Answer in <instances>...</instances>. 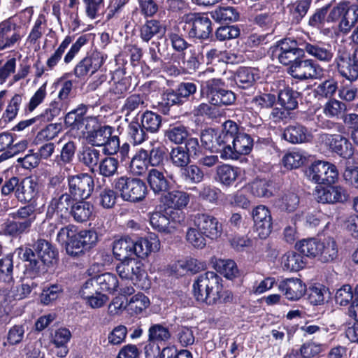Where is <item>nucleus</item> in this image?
<instances>
[{
  "label": "nucleus",
  "mask_w": 358,
  "mask_h": 358,
  "mask_svg": "<svg viewBox=\"0 0 358 358\" xmlns=\"http://www.w3.org/2000/svg\"><path fill=\"white\" fill-rule=\"evenodd\" d=\"M193 292L196 300L206 305H214L232 299L231 292H224L220 278L213 271L199 275L193 284Z\"/></svg>",
  "instance_id": "obj_1"
},
{
  "label": "nucleus",
  "mask_w": 358,
  "mask_h": 358,
  "mask_svg": "<svg viewBox=\"0 0 358 358\" xmlns=\"http://www.w3.org/2000/svg\"><path fill=\"white\" fill-rule=\"evenodd\" d=\"M296 248L304 255L317 257L322 262H329L338 256V247L332 238L319 241L315 238L304 239L296 244Z\"/></svg>",
  "instance_id": "obj_2"
},
{
  "label": "nucleus",
  "mask_w": 358,
  "mask_h": 358,
  "mask_svg": "<svg viewBox=\"0 0 358 358\" xmlns=\"http://www.w3.org/2000/svg\"><path fill=\"white\" fill-rule=\"evenodd\" d=\"M224 83L220 78H212L202 82L201 93L206 94L209 103L217 106H230L236 101L235 94L224 88Z\"/></svg>",
  "instance_id": "obj_3"
},
{
  "label": "nucleus",
  "mask_w": 358,
  "mask_h": 358,
  "mask_svg": "<svg viewBox=\"0 0 358 358\" xmlns=\"http://www.w3.org/2000/svg\"><path fill=\"white\" fill-rule=\"evenodd\" d=\"M113 132V128L110 126L98 127L87 131L86 140L92 146H103L104 154L113 155L119 149V138Z\"/></svg>",
  "instance_id": "obj_4"
},
{
  "label": "nucleus",
  "mask_w": 358,
  "mask_h": 358,
  "mask_svg": "<svg viewBox=\"0 0 358 358\" xmlns=\"http://www.w3.org/2000/svg\"><path fill=\"white\" fill-rule=\"evenodd\" d=\"M114 187L124 201L131 202L142 201L148 192L147 186L142 180L127 176L115 179Z\"/></svg>",
  "instance_id": "obj_5"
},
{
  "label": "nucleus",
  "mask_w": 358,
  "mask_h": 358,
  "mask_svg": "<svg viewBox=\"0 0 358 358\" xmlns=\"http://www.w3.org/2000/svg\"><path fill=\"white\" fill-rule=\"evenodd\" d=\"M184 30L190 38L207 39L212 33V24L208 17L199 13H189L183 17Z\"/></svg>",
  "instance_id": "obj_6"
},
{
  "label": "nucleus",
  "mask_w": 358,
  "mask_h": 358,
  "mask_svg": "<svg viewBox=\"0 0 358 358\" xmlns=\"http://www.w3.org/2000/svg\"><path fill=\"white\" fill-rule=\"evenodd\" d=\"M309 180L318 184L334 183L338 178L336 166L327 162L317 161L312 164L306 170Z\"/></svg>",
  "instance_id": "obj_7"
},
{
  "label": "nucleus",
  "mask_w": 358,
  "mask_h": 358,
  "mask_svg": "<svg viewBox=\"0 0 358 358\" xmlns=\"http://www.w3.org/2000/svg\"><path fill=\"white\" fill-rule=\"evenodd\" d=\"M252 145L253 141L250 136L247 134L240 133L229 144L227 143L222 147L220 157L224 160L237 159L241 155L249 154Z\"/></svg>",
  "instance_id": "obj_8"
},
{
  "label": "nucleus",
  "mask_w": 358,
  "mask_h": 358,
  "mask_svg": "<svg viewBox=\"0 0 358 358\" xmlns=\"http://www.w3.org/2000/svg\"><path fill=\"white\" fill-rule=\"evenodd\" d=\"M288 73L300 80L317 79L322 75V69L313 59L300 57L289 66Z\"/></svg>",
  "instance_id": "obj_9"
},
{
  "label": "nucleus",
  "mask_w": 358,
  "mask_h": 358,
  "mask_svg": "<svg viewBox=\"0 0 358 358\" xmlns=\"http://www.w3.org/2000/svg\"><path fill=\"white\" fill-rule=\"evenodd\" d=\"M69 194L74 200L88 199L94 187V179L88 173H80L68 178Z\"/></svg>",
  "instance_id": "obj_10"
},
{
  "label": "nucleus",
  "mask_w": 358,
  "mask_h": 358,
  "mask_svg": "<svg viewBox=\"0 0 358 358\" xmlns=\"http://www.w3.org/2000/svg\"><path fill=\"white\" fill-rule=\"evenodd\" d=\"M193 226L197 227L206 237L215 240L222 233V224L218 220L208 213H196L192 217Z\"/></svg>",
  "instance_id": "obj_11"
},
{
  "label": "nucleus",
  "mask_w": 358,
  "mask_h": 358,
  "mask_svg": "<svg viewBox=\"0 0 358 358\" xmlns=\"http://www.w3.org/2000/svg\"><path fill=\"white\" fill-rule=\"evenodd\" d=\"M97 241L98 235L95 231L82 230L70 241L66 252L71 256H77L93 248Z\"/></svg>",
  "instance_id": "obj_12"
},
{
  "label": "nucleus",
  "mask_w": 358,
  "mask_h": 358,
  "mask_svg": "<svg viewBox=\"0 0 358 358\" xmlns=\"http://www.w3.org/2000/svg\"><path fill=\"white\" fill-rule=\"evenodd\" d=\"M319 141L343 158H350L354 153L352 143L340 134H322L320 135Z\"/></svg>",
  "instance_id": "obj_13"
},
{
  "label": "nucleus",
  "mask_w": 358,
  "mask_h": 358,
  "mask_svg": "<svg viewBox=\"0 0 358 358\" xmlns=\"http://www.w3.org/2000/svg\"><path fill=\"white\" fill-rule=\"evenodd\" d=\"M334 64L339 75L350 82L358 79V69L351 59V54L345 48L338 50Z\"/></svg>",
  "instance_id": "obj_14"
},
{
  "label": "nucleus",
  "mask_w": 358,
  "mask_h": 358,
  "mask_svg": "<svg viewBox=\"0 0 358 358\" xmlns=\"http://www.w3.org/2000/svg\"><path fill=\"white\" fill-rule=\"evenodd\" d=\"M107 57L101 52L94 51L87 54L75 66L73 73L77 78L96 72L104 64Z\"/></svg>",
  "instance_id": "obj_15"
},
{
  "label": "nucleus",
  "mask_w": 358,
  "mask_h": 358,
  "mask_svg": "<svg viewBox=\"0 0 358 358\" xmlns=\"http://www.w3.org/2000/svg\"><path fill=\"white\" fill-rule=\"evenodd\" d=\"M255 229L262 239L266 238L272 231L273 222L270 210L264 205L255 207L252 212Z\"/></svg>",
  "instance_id": "obj_16"
},
{
  "label": "nucleus",
  "mask_w": 358,
  "mask_h": 358,
  "mask_svg": "<svg viewBox=\"0 0 358 358\" xmlns=\"http://www.w3.org/2000/svg\"><path fill=\"white\" fill-rule=\"evenodd\" d=\"M74 199L66 192L59 196L53 197L47 210V216L50 218L55 217V220L66 219L70 214Z\"/></svg>",
  "instance_id": "obj_17"
},
{
  "label": "nucleus",
  "mask_w": 358,
  "mask_h": 358,
  "mask_svg": "<svg viewBox=\"0 0 358 358\" xmlns=\"http://www.w3.org/2000/svg\"><path fill=\"white\" fill-rule=\"evenodd\" d=\"M278 289L290 301L301 299L306 291V285L299 278H287L280 282Z\"/></svg>",
  "instance_id": "obj_18"
},
{
  "label": "nucleus",
  "mask_w": 358,
  "mask_h": 358,
  "mask_svg": "<svg viewBox=\"0 0 358 358\" xmlns=\"http://www.w3.org/2000/svg\"><path fill=\"white\" fill-rule=\"evenodd\" d=\"M17 251L20 259L27 262L26 270L28 273L35 277L45 271L46 268L42 262L36 259L35 250L26 246L17 248Z\"/></svg>",
  "instance_id": "obj_19"
},
{
  "label": "nucleus",
  "mask_w": 358,
  "mask_h": 358,
  "mask_svg": "<svg viewBox=\"0 0 358 358\" xmlns=\"http://www.w3.org/2000/svg\"><path fill=\"white\" fill-rule=\"evenodd\" d=\"M303 48V52L322 62H330L334 57V52L329 44L322 42L310 43L304 41Z\"/></svg>",
  "instance_id": "obj_20"
},
{
  "label": "nucleus",
  "mask_w": 358,
  "mask_h": 358,
  "mask_svg": "<svg viewBox=\"0 0 358 358\" xmlns=\"http://www.w3.org/2000/svg\"><path fill=\"white\" fill-rule=\"evenodd\" d=\"M190 195L187 192L181 190H173L164 194L161 201L168 208L182 210L189 203Z\"/></svg>",
  "instance_id": "obj_21"
},
{
  "label": "nucleus",
  "mask_w": 358,
  "mask_h": 358,
  "mask_svg": "<svg viewBox=\"0 0 358 358\" xmlns=\"http://www.w3.org/2000/svg\"><path fill=\"white\" fill-rule=\"evenodd\" d=\"M203 61V55L199 49L190 47L181 55L180 67L187 73H192L199 69Z\"/></svg>",
  "instance_id": "obj_22"
},
{
  "label": "nucleus",
  "mask_w": 358,
  "mask_h": 358,
  "mask_svg": "<svg viewBox=\"0 0 358 358\" xmlns=\"http://www.w3.org/2000/svg\"><path fill=\"white\" fill-rule=\"evenodd\" d=\"M21 39L20 34L15 31V24L10 21L0 24V49L13 47Z\"/></svg>",
  "instance_id": "obj_23"
},
{
  "label": "nucleus",
  "mask_w": 358,
  "mask_h": 358,
  "mask_svg": "<svg viewBox=\"0 0 358 358\" xmlns=\"http://www.w3.org/2000/svg\"><path fill=\"white\" fill-rule=\"evenodd\" d=\"M160 249V241L156 236L140 238L134 241V254L138 257H145L151 252H156Z\"/></svg>",
  "instance_id": "obj_24"
},
{
  "label": "nucleus",
  "mask_w": 358,
  "mask_h": 358,
  "mask_svg": "<svg viewBox=\"0 0 358 358\" xmlns=\"http://www.w3.org/2000/svg\"><path fill=\"white\" fill-rule=\"evenodd\" d=\"M130 267H132L130 280L141 289H149L150 282L143 263L136 259L130 258Z\"/></svg>",
  "instance_id": "obj_25"
},
{
  "label": "nucleus",
  "mask_w": 358,
  "mask_h": 358,
  "mask_svg": "<svg viewBox=\"0 0 358 358\" xmlns=\"http://www.w3.org/2000/svg\"><path fill=\"white\" fill-rule=\"evenodd\" d=\"M282 138L291 143L296 144L309 141L312 136L305 127L296 124L285 129Z\"/></svg>",
  "instance_id": "obj_26"
},
{
  "label": "nucleus",
  "mask_w": 358,
  "mask_h": 358,
  "mask_svg": "<svg viewBox=\"0 0 358 358\" xmlns=\"http://www.w3.org/2000/svg\"><path fill=\"white\" fill-rule=\"evenodd\" d=\"M38 258L42 262L43 266L53 263L57 257V251L50 243L44 240L38 239L33 246Z\"/></svg>",
  "instance_id": "obj_27"
},
{
  "label": "nucleus",
  "mask_w": 358,
  "mask_h": 358,
  "mask_svg": "<svg viewBox=\"0 0 358 358\" xmlns=\"http://www.w3.org/2000/svg\"><path fill=\"white\" fill-rule=\"evenodd\" d=\"M148 182L155 194L166 192L169 189L170 182L165 177L163 171L157 169H151L147 177Z\"/></svg>",
  "instance_id": "obj_28"
},
{
  "label": "nucleus",
  "mask_w": 358,
  "mask_h": 358,
  "mask_svg": "<svg viewBox=\"0 0 358 358\" xmlns=\"http://www.w3.org/2000/svg\"><path fill=\"white\" fill-rule=\"evenodd\" d=\"M145 97L143 94H132L128 96L124 101L122 106V112L126 117L131 115H138L139 113L146 108Z\"/></svg>",
  "instance_id": "obj_29"
},
{
  "label": "nucleus",
  "mask_w": 358,
  "mask_h": 358,
  "mask_svg": "<svg viewBox=\"0 0 358 358\" xmlns=\"http://www.w3.org/2000/svg\"><path fill=\"white\" fill-rule=\"evenodd\" d=\"M101 156L100 150L92 145L83 147L78 154L79 162L92 171L99 165Z\"/></svg>",
  "instance_id": "obj_30"
},
{
  "label": "nucleus",
  "mask_w": 358,
  "mask_h": 358,
  "mask_svg": "<svg viewBox=\"0 0 358 358\" xmlns=\"http://www.w3.org/2000/svg\"><path fill=\"white\" fill-rule=\"evenodd\" d=\"M38 192V184L31 178H24L15 190V196L21 202H29Z\"/></svg>",
  "instance_id": "obj_31"
},
{
  "label": "nucleus",
  "mask_w": 358,
  "mask_h": 358,
  "mask_svg": "<svg viewBox=\"0 0 358 358\" xmlns=\"http://www.w3.org/2000/svg\"><path fill=\"white\" fill-rule=\"evenodd\" d=\"M251 193L257 197L269 198L276 192L275 185L266 179L256 178L250 184Z\"/></svg>",
  "instance_id": "obj_32"
},
{
  "label": "nucleus",
  "mask_w": 358,
  "mask_h": 358,
  "mask_svg": "<svg viewBox=\"0 0 358 358\" xmlns=\"http://www.w3.org/2000/svg\"><path fill=\"white\" fill-rule=\"evenodd\" d=\"M113 252L116 259L125 260L134 254V241L130 238H122L113 242Z\"/></svg>",
  "instance_id": "obj_33"
},
{
  "label": "nucleus",
  "mask_w": 358,
  "mask_h": 358,
  "mask_svg": "<svg viewBox=\"0 0 358 358\" xmlns=\"http://www.w3.org/2000/svg\"><path fill=\"white\" fill-rule=\"evenodd\" d=\"M150 224L152 227L161 233L171 234L176 229L175 223L160 212H155L150 217Z\"/></svg>",
  "instance_id": "obj_34"
},
{
  "label": "nucleus",
  "mask_w": 358,
  "mask_h": 358,
  "mask_svg": "<svg viewBox=\"0 0 358 358\" xmlns=\"http://www.w3.org/2000/svg\"><path fill=\"white\" fill-rule=\"evenodd\" d=\"M93 205L83 200L73 203L70 214L77 222H84L92 215Z\"/></svg>",
  "instance_id": "obj_35"
},
{
  "label": "nucleus",
  "mask_w": 358,
  "mask_h": 358,
  "mask_svg": "<svg viewBox=\"0 0 358 358\" xmlns=\"http://www.w3.org/2000/svg\"><path fill=\"white\" fill-rule=\"evenodd\" d=\"M240 169L228 164L218 166L216 169V175L218 182L225 186L231 185L237 179Z\"/></svg>",
  "instance_id": "obj_36"
},
{
  "label": "nucleus",
  "mask_w": 358,
  "mask_h": 358,
  "mask_svg": "<svg viewBox=\"0 0 358 358\" xmlns=\"http://www.w3.org/2000/svg\"><path fill=\"white\" fill-rule=\"evenodd\" d=\"M259 78V71L254 68L241 67L236 73V82L242 88L252 86Z\"/></svg>",
  "instance_id": "obj_37"
},
{
  "label": "nucleus",
  "mask_w": 358,
  "mask_h": 358,
  "mask_svg": "<svg viewBox=\"0 0 358 358\" xmlns=\"http://www.w3.org/2000/svg\"><path fill=\"white\" fill-rule=\"evenodd\" d=\"M30 229L29 222H22L17 220H8L3 224V234L13 238H17L23 234L28 233Z\"/></svg>",
  "instance_id": "obj_38"
},
{
  "label": "nucleus",
  "mask_w": 358,
  "mask_h": 358,
  "mask_svg": "<svg viewBox=\"0 0 358 358\" xmlns=\"http://www.w3.org/2000/svg\"><path fill=\"white\" fill-rule=\"evenodd\" d=\"M76 150V145L73 141H69L64 145L62 148L61 153L57 155L54 161L53 164L58 166L60 170H66V165L72 162Z\"/></svg>",
  "instance_id": "obj_39"
},
{
  "label": "nucleus",
  "mask_w": 358,
  "mask_h": 358,
  "mask_svg": "<svg viewBox=\"0 0 358 358\" xmlns=\"http://www.w3.org/2000/svg\"><path fill=\"white\" fill-rule=\"evenodd\" d=\"M281 265L287 271H298L305 266L303 257L296 252H288L281 258Z\"/></svg>",
  "instance_id": "obj_40"
},
{
  "label": "nucleus",
  "mask_w": 358,
  "mask_h": 358,
  "mask_svg": "<svg viewBox=\"0 0 358 358\" xmlns=\"http://www.w3.org/2000/svg\"><path fill=\"white\" fill-rule=\"evenodd\" d=\"M183 102L177 90H167L162 95V99L158 103V110L164 115H167L170 110V107L174 105H181Z\"/></svg>",
  "instance_id": "obj_41"
},
{
  "label": "nucleus",
  "mask_w": 358,
  "mask_h": 358,
  "mask_svg": "<svg viewBox=\"0 0 358 358\" xmlns=\"http://www.w3.org/2000/svg\"><path fill=\"white\" fill-rule=\"evenodd\" d=\"M148 151L141 149L131 159L130 162V171L135 175L141 176L148 169Z\"/></svg>",
  "instance_id": "obj_42"
},
{
  "label": "nucleus",
  "mask_w": 358,
  "mask_h": 358,
  "mask_svg": "<svg viewBox=\"0 0 358 358\" xmlns=\"http://www.w3.org/2000/svg\"><path fill=\"white\" fill-rule=\"evenodd\" d=\"M164 31L165 29L160 22L156 20H150L142 25L140 36L143 41L148 42L155 35L164 34Z\"/></svg>",
  "instance_id": "obj_43"
},
{
  "label": "nucleus",
  "mask_w": 358,
  "mask_h": 358,
  "mask_svg": "<svg viewBox=\"0 0 358 358\" xmlns=\"http://www.w3.org/2000/svg\"><path fill=\"white\" fill-rule=\"evenodd\" d=\"M100 292H107L110 294L117 290L118 280L115 274L105 273L94 277Z\"/></svg>",
  "instance_id": "obj_44"
},
{
  "label": "nucleus",
  "mask_w": 358,
  "mask_h": 358,
  "mask_svg": "<svg viewBox=\"0 0 358 358\" xmlns=\"http://www.w3.org/2000/svg\"><path fill=\"white\" fill-rule=\"evenodd\" d=\"M299 92L285 87L278 93V101L286 110H294L298 106Z\"/></svg>",
  "instance_id": "obj_45"
},
{
  "label": "nucleus",
  "mask_w": 358,
  "mask_h": 358,
  "mask_svg": "<svg viewBox=\"0 0 358 358\" xmlns=\"http://www.w3.org/2000/svg\"><path fill=\"white\" fill-rule=\"evenodd\" d=\"M36 287L37 284L31 280L21 282L13 286L8 294L14 300H22L27 298Z\"/></svg>",
  "instance_id": "obj_46"
},
{
  "label": "nucleus",
  "mask_w": 358,
  "mask_h": 358,
  "mask_svg": "<svg viewBox=\"0 0 358 358\" xmlns=\"http://www.w3.org/2000/svg\"><path fill=\"white\" fill-rule=\"evenodd\" d=\"M140 124L147 131L156 133L162 125V117L152 111L146 110L141 116Z\"/></svg>",
  "instance_id": "obj_47"
},
{
  "label": "nucleus",
  "mask_w": 358,
  "mask_h": 358,
  "mask_svg": "<svg viewBox=\"0 0 358 358\" xmlns=\"http://www.w3.org/2000/svg\"><path fill=\"white\" fill-rule=\"evenodd\" d=\"M310 3V0H299L289 6V14L292 23L299 24L301 21L309 10Z\"/></svg>",
  "instance_id": "obj_48"
},
{
  "label": "nucleus",
  "mask_w": 358,
  "mask_h": 358,
  "mask_svg": "<svg viewBox=\"0 0 358 358\" xmlns=\"http://www.w3.org/2000/svg\"><path fill=\"white\" fill-rule=\"evenodd\" d=\"M358 22V6H350L338 23V30L344 34H348Z\"/></svg>",
  "instance_id": "obj_49"
},
{
  "label": "nucleus",
  "mask_w": 358,
  "mask_h": 358,
  "mask_svg": "<svg viewBox=\"0 0 358 358\" xmlns=\"http://www.w3.org/2000/svg\"><path fill=\"white\" fill-rule=\"evenodd\" d=\"M180 177L186 182L197 184L203 180L204 173L197 165H187L180 169Z\"/></svg>",
  "instance_id": "obj_50"
},
{
  "label": "nucleus",
  "mask_w": 358,
  "mask_h": 358,
  "mask_svg": "<svg viewBox=\"0 0 358 358\" xmlns=\"http://www.w3.org/2000/svg\"><path fill=\"white\" fill-rule=\"evenodd\" d=\"M119 162L113 157L102 159L98 166V173L103 178H111L117 173Z\"/></svg>",
  "instance_id": "obj_51"
},
{
  "label": "nucleus",
  "mask_w": 358,
  "mask_h": 358,
  "mask_svg": "<svg viewBox=\"0 0 358 358\" xmlns=\"http://www.w3.org/2000/svg\"><path fill=\"white\" fill-rule=\"evenodd\" d=\"M63 291V286L59 284L45 286L40 295V301L43 305H49L59 299Z\"/></svg>",
  "instance_id": "obj_52"
},
{
  "label": "nucleus",
  "mask_w": 358,
  "mask_h": 358,
  "mask_svg": "<svg viewBox=\"0 0 358 358\" xmlns=\"http://www.w3.org/2000/svg\"><path fill=\"white\" fill-rule=\"evenodd\" d=\"M346 110V104L336 99L329 100L323 107V113L324 115L331 118L342 117Z\"/></svg>",
  "instance_id": "obj_53"
},
{
  "label": "nucleus",
  "mask_w": 358,
  "mask_h": 358,
  "mask_svg": "<svg viewBox=\"0 0 358 358\" xmlns=\"http://www.w3.org/2000/svg\"><path fill=\"white\" fill-rule=\"evenodd\" d=\"M214 267L217 272L227 279H233L238 273L236 264L231 259H217L214 264Z\"/></svg>",
  "instance_id": "obj_54"
},
{
  "label": "nucleus",
  "mask_w": 358,
  "mask_h": 358,
  "mask_svg": "<svg viewBox=\"0 0 358 358\" xmlns=\"http://www.w3.org/2000/svg\"><path fill=\"white\" fill-rule=\"evenodd\" d=\"M206 238L199 229L193 226L189 227L186 232V241L196 249H203L206 245Z\"/></svg>",
  "instance_id": "obj_55"
},
{
  "label": "nucleus",
  "mask_w": 358,
  "mask_h": 358,
  "mask_svg": "<svg viewBox=\"0 0 358 358\" xmlns=\"http://www.w3.org/2000/svg\"><path fill=\"white\" fill-rule=\"evenodd\" d=\"M164 134L171 142L176 144H181L185 139H187L189 133L185 126L182 124H176L170 126L165 131Z\"/></svg>",
  "instance_id": "obj_56"
},
{
  "label": "nucleus",
  "mask_w": 358,
  "mask_h": 358,
  "mask_svg": "<svg viewBox=\"0 0 358 358\" xmlns=\"http://www.w3.org/2000/svg\"><path fill=\"white\" fill-rule=\"evenodd\" d=\"M239 134L237 124L233 121L228 120L224 124V129L217 139V143L222 147L227 143L229 144Z\"/></svg>",
  "instance_id": "obj_57"
},
{
  "label": "nucleus",
  "mask_w": 358,
  "mask_h": 358,
  "mask_svg": "<svg viewBox=\"0 0 358 358\" xmlns=\"http://www.w3.org/2000/svg\"><path fill=\"white\" fill-rule=\"evenodd\" d=\"M213 18L220 22H231L236 21L239 15L236 10L233 7L219 8L211 13Z\"/></svg>",
  "instance_id": "obj_58"
},
{
  "label": "nucleus",
  "mask_w": 358,
  "mask_h": 358,
  "mask_svg": "<svg viewBox=\"0 0 358 358\" xmlns=\"http://www.w3.org/2000/svg\"><path fill=\"white\" fill-rule=\"evenodd\" d=\"M150 305L149 299L141 293L133 296L127 303V309L131 314L138 315Z\"/></svg>",
  "instance_id": "obj_59"
},
{
  "label": "nucleus",
  "mask_w": 358,
  "mask_h": 358,
  "mask_svg": "<svg viewBox=\"0 0 358 358\" xmlns=\"http://www.w3.org/2000/svg\"><path fill=\"white\" fill-rule=\"evenodd\" d=\"M160 43L159 42H152L147 52V61L149 68L152 69H159L163 64L161 59Z\"/></svg>",
  "instance_id": "obj_60"
},
{
  "label": "nucleus",
  "mask_w": 358,
  "mask_h": 358,
  "mask_svg": "<svg viewBox=\"0 0 358 358\" xmlns=\"http://www.w3.org/2000/svg\"><path fill=\"white\" fill-rule=\"evenodd\" d=\"M170 160L174 166L182 169L189 164L190 157L183 147L178 146L171 150Z\"/></svg>",
  "instance_id": "obj_61"
},
{
  "label": "nucleus",
  "mask_w": 358,
  "mask_h": 358,
  "mask_svg": "<svg viewBox=\"0 0 358 358\" xmlns=\"http://www.w3.org/2000/svg\"><path fill=\"white\" fill-rule=\"evenodd\" d=\"M171 338L169 329L162 324H152L148 330V341L165 342Z\"/></svg>",
  "instance_id": "obj_62"
},
{
  "label": "nucleus",
  "mask_w": 358,
  "mask_h": 358,
  "mask_svg": "<svg viewBox=\"0 0 358 358\" xmlns=\"http://www.w3.org/2000/svg\"><path fill=\"white\" fill-rule=\"evenodd\" d=\"M306 160L303 152L300 150H292L282 158V163L285 167L289 169H297L302 166Z\"/></svg>",
  "instance_id": "obj_63"
},
{
  "label": "nucleus",
  "mask_w": 358,
  "mask_h": 358,
  "mask_svg": "<svg viewBox=\"0 0 358 358\" xmlns=\"http://www.w3.org/2000/svg\"><path fill=\"white\" fill-rule=\"evenodd\" d=\"M145 129L138 120H132L128 126V134L134 145H139L148 138Z\"/></svg>",
  "instance_id": "obj_64"
}]
</instances>
